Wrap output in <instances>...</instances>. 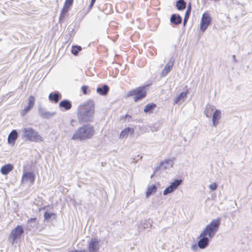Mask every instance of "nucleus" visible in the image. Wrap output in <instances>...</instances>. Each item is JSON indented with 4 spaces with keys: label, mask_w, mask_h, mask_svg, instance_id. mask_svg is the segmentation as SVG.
I'll use <instances>...</instances> for the list:
<instances>
[{
    "label": "nucleus",
    "mask_w": 252,
    "mask_h": 252,
    "mask_svg": "<svg viewBox=\"0 0 252 252\" xmlns=\"http://www.w3.org/2000/svg\"><path fill=\"white\" fill-rule=\"evenodd\" d=\"M24 233L23 227L21 225H18L16 228L13 229L11 232L10 237L12 239V243L19 239L21 235Z\"/></svg>",
    "instance_id": "nucleus-9"
},
{
    "label": "nucleus",
    "mask_w": 252,
    "mask_h": 252,
    "mask_svg": "<svg viewBox=\"0 0 252 252\" xmlns=\"http://www.w3.org/2000/svg\"><path fill=\"white\" fill-rule=\"evenodd\" d=\"M35 98L33 96L31 95L28 98V105L21 112V115L24 116L28 113L34 106Z\"/></svg>",
    "instance_id": "nucleus-12"
},
{
    "label": "nucleus",
    "mask_w": 252,
    "mask_h": 252,
    "mask_svg": "<svg viewBox=\"0 0 252 252\" xmlns=\"http://www.w3.org/2000/svg\"><path fill=\"white\" fill-rule=\"evenodd\" d=\"M81 50L82 47L80 46H73L71 50V53L76 56Z\"/></svg>",
    "instance_id": "nucleus-32"
},
{
    "label": "nucleus",
    "mask_w": 252,
    "mask_h": 252,
    "mask_svg": "<svg viewBox=\"0 0 252 252\" xmlns=\"http://www.w3.org/2000/svg\"><path fill=\"white\" fill-rule=\"evenodd\" d=\"M129 133H130L131 135L134 134L133 128L129 127L125 128L121 131L120 135V138H126Z\"/></svg>",
    "instance_id": "nucleus-19"
},
{
    "label": "nucleus",
    "mask_w": 252,
    "mask_h": 252,
    "mask_svg": "<svg viewBox=\"0 0 252 252\" xmlns=\"http://www.w3.org/2000/svg\"><path fill=\"white\" fill-rule=\"evenodd\" d=\"M191 10V3H189L188 5L187 9L186 11L184 21H183V26L185 27L189 20V16L190 15Z\"/></svg>",
    "instance_id": "nucleus-25"
},
{
    "label": "nucleus",
    "mask_w": 252,
    "mask_h": 252,
    "mask_svg": "<svg viewBox=\"0 0 252 252\" xmlns=\"http://www.w3.org/2000/svg\"><path fill=\"white\" fill-rule=\"evenodd\" d=\"M71 6V5L66 4V3H64V5H63V8H64L65 9H68L69 10L70 7Z\"/></svg>",
    "instance_id": "nucleus-41"
},
{
    "label": "nucleus",
    "mask_w": 252,
    "mask_h": 252,
    "mask_svg": "<svg viewBox=\"0 0 252 252\" xmlns=\"http://www.w3.org/2000/svg\"><path fill=\"white\" fill-rule=\"evenodd\" d=\"M81 90L84 94H87L90 92V91L89 90V87L87 86H83L81 87Z\"/></svg>",
    "instance_id": "nucleus-34"
},
{
    "label": "nucleus",
    "mask_w": 252,
    "mask_h": 252,
    "mask_svg": "<svg viewBox=\"0 0 252 252\" xmlns=\"http://www.w3.org/2000/svg\"><path fill=\"white\" fill-rule=\"evenodd\" d=\"M96 0H91V3L90 4V5L89 6V9H90L92 8V7L93 6L94 3H95Z\"/></svg>",
    "instance_id": "nucleus-39"
},
{
    "label": "nucleus",
    "mask_w": 252,
    "mask_h": 252,
    "mask_svg": "<svg viewBox=\"0 0 252 252\" xmlns=\"http://www.w3.org/2000/svg\"><path fill=\"white\" fill-rule=\"evenodd\" d=\"M59 107L63 108L65 111H67L71 108L72 104L70 101L67 99H64L60 102Z\"/></svg>",
    "instance_id": "nucleus-20"
},
{
    "label": "nucleus",
    "mask_w": 252,
    "mask_h": 252,
    "mask_svg": "<svg viewBox=\"0 0 252 252\" xmlns=\"http://www.w3.org/2000/svg\"><path fill=\"white\" fill-rule=\"evenodd\" d=\"M217 186H217V184L215 183H214L209 185V188L210 189H211L212 190H215L217 189Z\"/></svg>",
    "instance_id": "nucleus-36"
},
{
    "label": "nucleus",
    "mask_w": 252,
    "mask_h": 252,
    "mask_svg": "<svg viewBox=\"0 0 252 252\" xmlns=\"http://www.w3.org/2000/svg\"><path fill=\"white\" fill-rule=\"evenodd\" d=\"M221 219L218 218L217 219L213 220L206 225L204 229L199 235L197 244L198 247L200 249H206L209 245V239H212L215 236L217 232L218 231L220 224Z\"/></svg>",
    "instance_id": "nucleus-1"
},
{
    "label": "nucleus",
    "mask_w": 252,
    "mask_h": 252,
    "mask_svg": "<svg viewBox=\"0 0 252 252\" xmlns=\"http://www.w3.org/2000/svg\"><path fill=\"white\" fill-rule=\"evenodd\" d=\"M214 109V106L209 104H207L206 105L205 109L204 110V114L207 117L210 118L212 116Z\"/></svg>",
    "instance_id": "nucleus-26"
},
{
    "label": "nucleus",
    "mask_w": 252,
    "mask_h": 252,
    "mask_svg": "<svg viewBox=\"0 0 252 252\" xmlns=\"http://www.w3.org/2000/svg\"><path fill=\"white\" fill-rule=\"evenodd\" d=\"M13 166L11 164H7L2 166L0 169V172L2 174L6 175L8 174L13 169Z\"/></svg>",
    "instance_id": "nucleus-21"
},
{
    "label": "nucleus",
    "mask_w": 252,
    "mask_h": 252,
    "mask_svg": "<svg viewBox=\"0 0 252 252\" xmlns=\"http://www.w3.org/2000/svg\"><path fill=\"white\" fill-rule=\"evenodd\" d=\"M109 90V88L107 85H103L101 87H98L96 89V92L101 95H105L107 94Z\"/></svg>",
    "instance_id": "nucleus-23"
},
{
    "label": "nucleus",
    "mask_w": 252,
    "mask_h": 252,
    "mask_svg": "<svg viewBox=\"0 0 252 252\" xmlns=\"http://www.w3.org/2000/svg\"><path fill=\"white\" fill-rule=\"evenodd\" d=\"M186 2L184 0H178L176 2V7L179 10H183L186 8Z\"/></svg>",
    "instance_id": "nucleus-29"
},
{
    "label": "nucleus",
    "mask_w": 252,
    "mask_h": 252,
    "mask_svg": "<svg viewBox=\"0 0 252 252\" xmlns=\"http://www.w3.org/2000/svg\"><path fill=\"white\" fill-rule=\"evenodd\" d=\"M152 226V225L150 221L148 222L147 221L141 222L138 224V231L140 232L149 227H151Z\"/></svg>",
    "instance_id": "nucleus-24"
},
{
    "label": "nucleus",
    "mask_w": 252,
    "mask_h": 252,
    "mask_svg": "<svg viewBox=\"0 0 252 252\" xmlns=\"http://www.w3.org/2000/svg\"><path fill=\"white\" fill-rule=\"evenodd\" d=\"M137 157L138 158V159H141L142 158V157L141 156H138Z\"/></svg>",
    "instance_id": "nucleus-44"
},
{
    "label": "nucleus",
    "mask_w": 252,
    "mask_h": 252,
    "mask_svg": "<svg viewBox=\"0 0 252 252\" xmlns=\"http://www.w3.org/2000/svg\"><path fill=\"white\" fill-rule=\"evenodd\" d=\"M95 104L93 100H89L80 104L77 108V119L80 123L92 122L94 120Z\"/></svg>",
    "instance_id": "nucleus-2"
},
{
    "label": "nucleus",
    "mask_w": 252,
    "mask_h": 252,
    "mask_svg": "<svg viewBox=\"0 0 252 252\" xmlns=\"http://www.w3.org/2000/svg\"><path fill=\"white\" fill-rule=\"evenodd\" d=\"M22 137L23 139L31 142H39L43 140L38 132L32 127H25L21 129Z\"/></svg>",
    "instance_id": "nucleus-4"
},
{
    "label": "nucleus",
    "mask_w": 252,
    "mask_h": 252,
    "mask_svg": "<svg viewBox=\"0 0 252 252\" xmlns=\"http://www.w3.org/2000/svg\"><path fill=\"white\" fill-rule=\"evenodd\" d=\"M182 18L179 14H173L170 18V22L175 25H179L182 23Z\"/></svg>",
    "instance_id": "nucleus-22"
},
{
    "label": "nucleus",
    "mask_w": 252,
    "mask_h": 252,
    "mask_svg": "<svg viewBox=\"0 0 252 252\" xmlns=\"http://www.w3.org/2000/svg\"><path fill=\"white\" fill-rule=\"evenodd\" d=\"M156 107V104L154 103H148L145 106L144 111L146 113L151 114L153 113V110Z\"/></svg>",
    "instance_id": "nucleus-27"
},
{
    "label": "nucleus",
    "mask_w": 252,
    "mask_h": 252,
    "mask_svg": "<svg viewBox=\"0 0 252 252\" xmlns=\"http://www.w3.org/2000/svg\"><path fill=\"white\" fill-rule=\"evenodd\" d=\"M157 188L155 185H152L147 188V190L146 192V196L149 197L151 194L154 193L157 191Z\"/></svg>",
    "instance_id": "nucleus-28"
},
{
    "label": "nucleus",
    "mask_w": 252,
    "mask_h": 252,
    "mask_svg": "<svg viewBox=\"0 0 252 252\" xmlns=\"http://www.w3.org/2000/svg\"><path fill=\"white\" fill-rule=\"evenodd\" d=\"M18 134L16 130H12L9 133L8 138L7 142L10 145L14 144L16 140L18 138Z\"/></svg>",
    "instance_id": "nucleus-15"
},
{
    "label": "nucleus",
    "mask_w": 252,
    "mask_h": 252,
    "mask_svg": "<svg viewBox=\"0 0 252 252\" xmlns=\"http://www.w3.org/2000/svg\"><path fill=\"white\" fill-rule=\"evenodd\" d=\"M38 113L39 116L43 119H49L53 117L56 114L55 112H49L41 107L38 108Z\"/></svg>",
    "instance_id": "nucleus-13"
},
{
    "label": "nucleus",
    "mask_w": 252,
    "mask_h": 252,
    "mask_svg": "<svg viewBox=\"0 0 252 252\" xmlns=\"http://www.w3.org/2000/svg\"><path fill=\"white\" fill-rule=\"evenodd\" d=\"M68 11V9H65L63 7V8L61 11V13H60V17H59V22L60 23L62 22L64 20L65 16Z\"/></svg>",
    "instance_id": "nucleus-31"
},
{
    "label": "nucleus",
    "mask_w": 252,
    "mask_h": 252,
    "mask_svg": "<svg viewBox=\"0 0 252 252\" xmlns=\"http://www.w3.org/2000/svg\"><path fill=\"white\" fill-rule=\"evenodd\" d=\"M124 118L126 120H127V121L128 122H129L130 121V119L131 118V116L129 115H126L125 116H124Z\"/></svg>",
    "instance_id": "nucleus-40"
},
{
    "label": "nucleus",
    "mask_w": 252,
    "mask_h": 252,
    "mask_svg": "<svg viewBox=\"0 0 252 252\" xmlns=\"http://www.w3.org/2000/svg\"><path fill=\"white\" fill-rule=\"evenodd\" d=\"M74 0H65V3L68 5H70L71 6L72 5Z\"/></svg>",
    "instance_id": "nucleus-38"
},
{
    "label": "nucleus",
    "mask_w": 252,
    "mask_h": 252,
    "mask_svg": "<svg viewBox=\"0 0 252 252\" xmlns=\"http://www.w3.org/2000/svg\"><path fill=\"white\" fill-rule=\"evenodd\" d=\"M61 97V94L57 91L51 93L49 95V99L50 101L54 102L56 103L59 102Z\"/></svg>",
    "instance_id": "nucleus-18"
},
{
    "label": "nucleus",
    "mask_w": 252,
    "mask_h": 252,
    "mask_svg": "<svg viewBox=\"0 0 252 252\" xmlns=\"http://www.w3.org/2000/svg\"><path fill=\"white\" fill-rule=\"evenodd\" d=\"M55 214L53 213H49L48 212H45L44 214V219L46 220H49L51 218H52L53 217V218L55 216Z\"/></svg>",
    "instance_id": "nucleus-33"
},
{
    "label": "nucleus",
    "mask_w": 252,
    "mask_h": 252,
    "mask_svg": "<svg viewBox=\"0 0 252 252\" xmlns=\"http://www.w3.org/2000/svg\"><path fill=\"white\" fill-rule=\"evenodd\" d=\"M71 252H86V250H82V251L75 250V251H72Z\"/></svg>",
    "instance_id": "nucleus-42"
},
{
    "label": "nucleus",
    "mask_w": 252,
    "mask_h": 252,
    "mask_svg": "<svg viewBox=\"0 0 252 252\" xmlns=\"http://www.w3.org/2000/svg\"><path fill=\"white\" fill-rule=\"evenodd\" d=\"M174 59L172 57L168 63L165 65L161 73L162 76H166L171 71L174 65Z\"/></svg>",
    "instance_id": "nucleus-14"
},
{
    "label": "nucleus",
    "mask_w": 252,
    "mask_h": 252,
    "mask_svg": "<svg viewBox=\"0 0 252 252\" xmlns=\"http://www.w3.org/2000/svg\"><path fill=\"white\" fill-rule=\"evenodd\" d=\"M188 92H182L179 95L176 97L174 100V102L175 104H178L180 101L187 97Z\"/></svg>",
    "instance_id": "nucleus-30"
},
{
    "label": "nucleus",
    "mask_w": 252,
    "mask_h": 252,
    "mask_svg": "<svg viewBox=\"0 0 252 252\" xmlns=\"http://www.w3.org/2000/svg\"><path fill=\"white\" fill-rule=\"evenodd\" d=\"M147 86H143L139 87L128 92L126 94V97H128L134 96V101L135 102H137L145 98L147 95V92L146 91Z\"/></svg>",
    "instance_id": "nucleus-5"
},
{
    "label": "nucleus",
    "mask_w": 252,
    "mask_h": 252,
    "mask_svg": "<svg viewBox=\"0 0 252 252\" xmlns=\"http://www.w3.org/2000/svg\"><path fill=\"white\" fill-rule=\"evenodd\" d=\"M174 159V158L165 159L161 162L160 166L164 169H169L173 166Z\"/></svg>",
    "instance_id": "nucleus-16"
},
{
    "label": "nucleus",
    "mask_w": 252,
    "mask_h": 252,
    "mask_svg": "<svg viewBox=\"0 0 252 252\" xmlns=\"http://www.w3.org/2000/svg\"><path fill=\"white\" fill-rule=\"evenodd\" d=\"M182 182V180L176 179L173 182L171 183L169 186L165 188L163 191V195H166L175 191L181 185Z\"/></svg>",
    "instance_id": "nucleus-7"
},
{
    "label": "nucleus",
    "mask_w": 252,
    "mask_h": 252,
    "mask_svg": "<svg viewBox=\"0 0 252 252\" xmlns=\"http://www.w3.org/2000/svg\"><path fill=\"white\" fill-rule=\"evenodd\" d=\"M232 60H233V62H236L237 60H236V59L235 55H233L232 56Z\"/></svg>",
    "instance_id": "nucleus-43"
},
{
    "label": "nucleus",
    "mask_w": 252,
    "mask_h": 252,
    "mask_svg": "<svg viewBox=\"0 0 252 252\" xmlns=\"http://www.w3.org/2000/svg\"><path fill=\"white\" fill-rule=\"evenodd\" d=\"M198 248H199V247H198V244H193V245H192L191 246V250H192L193 251H194V252H195V251H197V250Z\"/></svg>",
    "instance_id": "nucleus-37"
},
{
    "label": "nucleus",
    "mask_w": 252,
    "mask_h": 252,
    "mask_svg": "<svg viewBox=\"0 0 252 252\" xmlns=\"http://www.w3.org/2000/svg\"><path fill=\"white\" fill-rule=\"evenodd\" d=\"M212 21V18L210 16L208 12H205L203 13L200 23V31L204 32L208 26L210 25Z\"/></svg>",
    "instance_id": "nucleus-6"
},
{
    "label": "nucleus",
    "mask_w": 252,
    "mask_h": 252,
    "mask_svg": "<svg viewBox=\"0 0 252 252\" xmlns=\"http://www.w3.org/2000/svg\"><path fill=\"white\" fill-rule=\"evenodd\" d=\"M95 133L94 126L89 124L79 127L73 133L71 139L74 141H84L91 139Z\"/></svg>",
    "instance_id": "nucleus-3"
},
{
    "label": "nucleus",
    "mask_w": 252,
    "mask_h": 252,
    "mask_svg": "<svg viewBox=\"0 0 252 252\" xmlns=\"http://www.w3.org/2000/svg\"><path fill=\"white\" fill-rule=\"evenodd\" d=\"M28 223H32L31 226L32 227L34 226L37 222H36V219L35 218H31L28 220Z\"/></svg>",
    "instance_id": "nucleus-35"
},
{
    "label": "nucleus",
    "mask_w": 252,
    "mask_h": 252,
    "mask_svg": "<svg viewBox=\"0 0 252 252\" xmlns=\"http://www.w3.org/2000/svg\"><path fill=\"white\" fill-rule=\"evenodd\" d=\"M221 111L220 110H216L213 113V115L212 116V122L213 126L215 127H216L218 125L219 122V120L220 118Z\"/></svg>",
    "instance_id": "nucleus-17"
},
{
    "label": "nucleus",
    "mask_w": 252,
    "mask_h": 252,
    "mask_svg": "<svg viewBox=\"0 0 252 252\" xmlns=\"http://www.w3.org/2000/svg\"><path fill=\"white\" fill-rule=\"evenodd\" d=\"M35 181L34 174L30 171H24L22 178V182H29L33 184Z\"/></svg>",
    "instance_id": "nucleus-11"
},
{
    "label": "nucleus",
    "mask_w": 252,
    "mask_h": 252,
    "mask_svg": "<svg viewBox=\"0 0 252 252\" xmlns=\"http://www.w3.org/2000/svg\"><path fill=\"white\" fill-rule=\"evenodd\" d=\"M182 182V180L176 179L173 182L171 183L169 186L165 188L163 191V195H166L175 191L181 185Z\"/></svg>",
    "instance_id": "nucleus-8"
},
{
    "label": "nucleus",
    "mask_w": 252,
    "mask_h": 252,
    "mask_svg": "<svg viewBox=\"0 0 252 252\" xmlns=\"http://www.w3.org/2000/svg\"><path fill=\"white\" fill-rule=\"evenodd\" d=\"M99 250V241L96 238L91 239L88 244V250L86 252H97Z\"/></svg>",
    "instance_id": "nucleus-10"
}]
</instances>
